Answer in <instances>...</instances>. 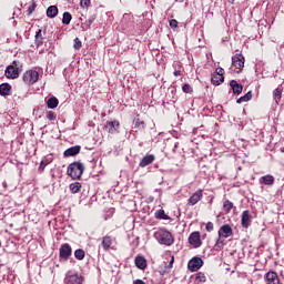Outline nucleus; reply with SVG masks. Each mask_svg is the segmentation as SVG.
<instances>
[{
  "mask_svg": "<svg viewBox=\"0 0 284 284\" xmlns=\"http://www.w3.org/2000/svg\"><path fill=\"white\" fill-rule=\"evenodd\" d=\"M154 239L160 243V245H166L168 247L174 244V236L165 229H159L155 231Z\"/></svg>",
  "mask_w": 284,
  "mask_h": 284,
  "instance_id": "1",
  "label": "nucleus"
},
{
  "mask_svg": "<svg viewBox=\"0 0 284 284\" xmlns=\"http://www.w3.org/2000/svg\"><path fill=\"white\" fill-rule=\"evenodd\" d=\"M85 171V166L81 162H73L68 166L67 174L71 176L73 181H77L83 176V172Z\"/></svg>",
  "mask_w": 284,
  "mask_h": 284,
  "instance_id": "2",
  "label": "nucleus"
},
{
  "mask_svg": "<svg viewBox=\"0 0 284 284\" xmlns=\"http://www.w3.org/2000/svg\"><path fill=\"white\" fill-rule=\"evenodd\" d=\"M232 65L234 68V72L236 74L243 72V68H245V57L243 54L237 53L232 57Z\"/></svg>",
  "mask_w": 284,
  "mask_h": 284,
  "instance_id": "3",
  "label": "nucleus"
},
{
  "mask_svg": "<svg viewBox=\"0 0 284 284\" xmlns=\"http://www.w3.org/2000/svg\"><path fill=\"white\" fill-rule=\"evenodd\" d=\"M219 239L216 240V245L223 244V240L221 239H230L234 232L232 231V226L230 224H224L220 227L219 232Z\"/></svg>",
  "mask_w": 284,
  "mask_h": 284,
  "instance_id": "4",
  "label": "nucleus"
},
{
  "mask_svg": "<svg viewBox=\"0 0 284 284\" xmlns=\"http://www.w3.org/2000/svg\"><path fill=\"white\" fill-rule=\"evenodd\" d=\"M4 77L7 79H19V63L17 61L6 68Z\"/></svg>",
  "mask_w": 284,
  "mask_h": 284,
  "instance_id": "5",
  "label": "nucleus"
},
{
  "mask_svg": "<svg viewBox=\"0 0 284 284\" xmlns=\"http://www.w3.org/2000/svg\"><path fill=\"white\" fill-rule=\"evenodd\" d=\"M23 81L27 83V85H32L39 81V72L36 70H29L23 74Z\"/></svg>",
  "mask_w": 284,
  "mask_h": 284,
  "instance_id": "6",
  "label": "nucleus"
},
{
  "mask_svg": "<svg viewBox=\"0 0 284 284\" xmlns=\"http://www.w3.org/2000/svg\"><path fill=\"white\" fill-rule=\"evenodd\" d=\"M65 284H83V276L79 273H68L65 276Z\"/></svg>",
  "mask_w": 284,
  "mask_h": 284,
  "instance_id": "7",
  "label": "nucleus"
},
{
  "mask_svg": "<svg viewBox=\"0 0 284 284\" xmlns=\"http://www.w3.org/2000/svg\"><path fill=\"white\" fill-rule=\"evenodd\" d=\"M187 267L190 272H199L203 267V260L201 257H193L189 261Z\"/></svg>",
  "mask_w": 284,
  "mask_h": 284,
  "instance_id": "8",
  "label": "nucleus"
},
{
  "mask_svg": "<svg viewBox=\"0 0 284 284\" xmlns=\"http://www.w3.org/2000/svg\"><path fill=\"white\" fill-rule=\"evenodd\" d=\"M72 256V246L70 244L64 243L60 246V258H63V261H68Z\"/></svg>",
  "mask_w": 284,
  "mask_h": 284,
  "instance_id": "9",
  "label": "nucleus"
},
{
  "mask_svg": "<svg viewBox=\"0 0 284 284\" xmlns=\"http://www.w3.org/2000/svg\"><path fill=\"white\" fill-rule=\"evenodd\" d=\"M189 243L193 247H201V245L203 243V242H201V233H199V232L191 233L189 236Z\"/></svg>",
  "mask_w": 284,
  "mask_h": 284,
  "instance_id": "10",
  "label": "nucleus"
},
{
  "mask_svg": "<svg viewBox=\"0 0 284 284\" xmlns=\"http://www.w3.org/2000/svg\"><path fill=\"white\" fill-rule=\"evenodd\" d=\"M104 128L109 132V134H116V132H119V128H121V124L119 123V121L114 120L106 122Z\"/></svg>",
  "mask_w": 284,
  "mask_h": 284,
  "instance_id": "11",
  "label": "nucleus"
},
{
  "mask_svg": "<svg viewBox=\"0 0 284 284\" xmlns=\"http://www.w3.org/2000/svg\"><path fill=\"white\" fill-rule=\"evenodd\" d=\"M241 224L242 227L247 230L250 225H252V215H250V211H243L241 215Z\"/></svg>",
  "mask_w": 284,
  "mask_h": 284,
  "instance_id": "12",
  "label": "nucleus"
},
{
  "mask_svg": "<svg viewBox=\"0 0 284 284\" xmlns=\"http://www.w3.org/2000/svg\"><path fill=\"white\" fill-rule=\"evenodd\" d=\"M266 284H281V280L278 278V274L274 271H270L265 275Z\"/></svg>",
  "mask_w": 284,
  "mask_h": 284,
  "instance_id": "13",
  "label": "nucleus"
},
{
  "mask_svg": "<svg viewBox=\"0 0 284 284\" xmlns=\"http://www.w3.org/2000/svg\"><path fill=\"white\" fill-rule=\"evenodd\" d=\"M201 199H203V190H197L193 193V196L189 199L187 205H196Z\"/></svg>",
  "mask_w": 284,
  "mask_h": 284,
  "instance_id": "14",
  "label": "nucleus"
},
{
  "mask_svg": "<svg viewBox=\"0 0 284 284\" xmlns=\"http://www.w3.org/2000/svg\"><path fill=\"white\" fill-rule=\"evenodd\" d=\"M79 152H81L80 145L71 146L64 151L63 156H77Z\"/></svg>",
  "mask_w": 284,
  "mask_h": 284,
  "instance_id": "15",
  "label": "nucleus"
},
{
  "mask_svg": "<svg viewBox=\"0 0 284 284\" xmlns=\"http://www.w3.org/2000/svg\"><path fill=\"white\" fill-rule=\"evenodd\" d=\"M154 155L149 154L145 155L141 161H140V168H148V165H152L154 163Z\"/></svg>",
  "mask_w": 284,
  "mask_h": 284,
  "instance_id": "16",
  "label": "nucleus"
},
{
  "mask_svg": "<svg viewBox=\"0 0 284 284\" xmlns=\"http://www.w3.org/2000/svg\"><path fill=\"white\" fill-rule=\"evenodd\" d=\"M135 266L139 270H145L148 267V260L143 256H136L135 257Z\"/></svg>",
  "mask_w": 284,
  "mask_h": 284,
  "instance_id": "17",
  "label": "nucleus"
},
{
  "mask_svg": "<svg viewBox=\"0 0 284 284\" xmlns=\"http://www.w3.org/2000/svg\"><path fill=\"white\" fill-rule=\"evenodd\" d=\"M230 87L233 90V94H241V92H243V84H239V82H236V80H232L230 82Z\"/></svg>",
  "mask_w": 284,
  "mask_h": 284,
  "instance_id": "18",
  "label": "nucleus"
},
{
  "mask_svg": "<svg viewBox=\"0 0 284 284\" xmlns=\"http://www.w3.org/2000/svg\"><path fill=\"white\" fill-rule=\"evenodd\" d=\"M261 185H274V178L271 174L260 178Z\"/></svg>",
  "mask_w": 284,
  "mask_h": 284,
  "instance_id": "19",
  "label": "nucleus"
},
{
  "mask_svg": "<svg viewBox=\"0 0 284 284\" xmlns=\"http://www.w3.org/2000/svg\"><path fill=\"white\" fill-rule=\"evenodd\" d=\"M10 90H12V87L8 83L0 84V95L1 97H10Z\"/></svg>",
  "mask_w": 284,
  "mask_h": 284,
  "instance_id": "20",
  "label": "nucleus"
},
{
  "mask_svg": "<svg viewBox=\"0 0 284 284\" xmlns=\"http://www.w3.org/2000/svg\"><path fill=\"white\" fill-rule=\"evenodd\" d=\"M57 14H59V8H57V6H50L47 9V17H49V19H54Z\"/></svg>",
  "mask_w": 284,
  "mask_h": 284,
  "instance_id": "21",
  "label": "nucleus"
},
{
  "mask_svg": "<svg viewBox=\"0 0 284 284\" xmlns=\"http://www.w3.org/2000/svg\"><path fill=\"white\" fill-rule=\"evenodd\" d=\"M47 105L50 110H54L59 106V99H57L55 97L49 98L47 101Z\"/></svg>",
  "mask_w": 284,
  "mask_h": 284,
  "instance_id": "22",
  "label": "nucleus"
},
{
  "mask_svg": "<svg viewBox=\"0 0 284 284\" xmlns=\"http://www.w3.org/2000/svg\"><path fill=\"white\" fill-rule=\"evenodd\" d=\"M102 247L103 250L108 251L110 247H112V237L106 235L102 239Z\"/></svg>",
  "mask_w": 284,
  "mask_h": 284,
  "instance_id": "23",
  "label": "nucleus"
},
{
  "mask_svg": "<svg viewBox=\"0 0 284 284\" xmlns=\"http://www.w3.org/2000/svg\"><path fill=\"white\" fill-rule=\"evenodd\" d=\"M281 97H283V90L281 88H277L273 91V99L275 103H278L281 101Z\"/></svg>",
  "mask_w": 284,
  "mask_h": 284,
  "instance_id": "24",
  "label": "nucleus"
},
{
  "mask_svg": "<svg viewBox=\"0 0 284 284\" xmlns=\"http://www.w3.org/2000/svg\"><path fill=\"white\" fill-rule=\"evenodd\" d=\"M247 101H252V91H248L245 95L237 99V103H247Z\"/></svg>",
  "mask_w": 284,
  "mask_h": 284,
  "instance_id": "25",
  "label": "nucleus"
},
{
  "mask_svg": "<svg viewBox=\"0 0 284 284\" xmlns=\"http://www.w3.org/2000/svg\"><path fill=\"white\" fill-rule=\"evenodd\" d=\"M134 128H138V130H145V122L141 121L139 118H135L133 120Z\"/></svg>",
  "mask_w": 284,
  "mask_h": 284,
  "instance_id": "26",
  "label": "nucleus"
},
{
  "mask_svg": "<svg viewBox=\"0 0 284 284\" xmlns=\"http://www.w3.org/2000/svg\"><path fill=\"white\" fill-rule=\"evenodd\" d=\"M69 189L71 190L72 194H77L81 190V183L79 182L71 183Z\"/></svg>",
  "mask_w": 284,
  "mask_h": 284,
  "instance_id": "27",
  "label": "nucleus"
},
{
  "mask_svg": "<svg viewBox=\"0 0 284 284\" xmlns=\"http://www.w3.org/2000/svg\"><path fill=\"white\" fill-rule=\"evenodd\" d=\"M74 256L78 261H83V258H85V251L78 248L74 252Z\"/></svg>",
  "mask_w": 284,
  "mask_h": 284,
  "instance_id": "28",
  "label": "nucleus"
},
{
  "mask_svg": "<svg viewBox=\"0 0 284 284\" xmlns=\"http://www.w3.org/2000/svg\"><path fill=\"white\" fill-rule=\"evenodd\" d=\"M70 21H72V14L70 12H64L62 23H64V26H70Z\"/></svg>",
  "mask_w": 284,
  "mask_h": 284,
  "instance_id": "29",
  "label": "nucleus"
},
{
  "mask_svg": "<svg viewBox=\"0 0 284 284\" xmlns=\"http://www.w3.org/2000/svg\"><path fill=\"white\" fill-rule=\"evenodd\" d=\"M232 207H234V203H232V201H230V200H225L223 203L224 212H231Z\"/></svg>",
  "mask_w": 284,
  "mask_h": 284,
  "instance_id": "30",
  "label": "nucleus"
},
{
  "mask_svg": "<svg viewBox=\"0 0 284 284\" xmlns=\"http://www.w3.org/2000/svg\"><path fill=\"white\" fill-rule=\"evenodd\" d=\"M155 219H161L162 221H168V215L165 214V211L159 210L155 213Z\"/></svg>",
  "mask_w": 284,
  "mask_h": 284,
  "instance_id": "31",
  "label": "nucleus"
},
{
  "mask_svg": "<svg viewBox=\"0 0 284 284\" xmlns=\"http://www.w3.org/2000/svg\"><path fill=\"white\" fill-rule=\"evenodd\" d=\"M215 74L219 75L220 81H225V77H223L225 74V70L223 68H217L215 70Z\"/></svg>",
  "mask_w": 284,
  "mask_h": 284,
  "instance_id": "32",
  "label": "nucleus"
},
{
  "mask_svg": "<svg viewBox=\"0 0 284 284\" xmlns=\"http://www.w3.org/2000/svg\"><path fill=\"white\" fill-rule=\"evenodd\" d=\"M195 281L197 283H205V281H207V278L205 277L204 273L200 272V273L196 274Z\"/></svg>",
  "mask_w": 284,
  "mask_h": 284,
  "instance_id": "33",
  "label": "nucleus"
},
{
  "mask_svg": "<svg viewBox=\"0 0 284 284\" xmlns=\"http://www.w3.org/2000/svg\"><path fill=\"white\" fill-rule=\"evenodd\" d=\"M211 81L213 85H221V83H223L216 73L212 75Z\"/></svg>",
  "mask_w": 284,
  "mask_h": 284,
  "instance_id": "34",
  "label": "nucleus"
},
{
  "mask_svg": "<svg viewBox=\"0 0 284 284\" xmlns=\"http://www.w3.org/2000/svg\"><path fill=\"white\" fill-rule=\"evenodd\" d=\"M182 90H183V92H185V94H192V92H193L192 85H190V84H184L182 87Z\"/></svg>",
  "mask_w": 284,
  "mask_h": 284,
  "instance_id": "35",
  "label": "nucleus"
},
{
  "mask_svg": "<svg viewBox=\"0 0 284 284\" xmlns=\"http://www.w3.org/2000/svg\"><path fill=\"white\" fill-rule=\"evenodd\" d=\"M34 10H37V2H34V0H33L31 6H29V8H28V14H32V12H34Z\"/></svg>",
  "mask_w": 284,
  "mask_h": 284,
  "instance_id": "36",
  "label": "nucleus"
},
{
  "mask_svg": "<svg viewBox=\"0 0 284 284\" xmlns=\"http://www.w3.org/2000/svg\"><path fill=\"white\" fill-rule=\"evenodd\" d=\"M73 48L74 50H81V40H79V38L74 39Z\"/></svg>",
  "mask_w": 284,
  "mask_h": 284,
  "instance_id": "37",
  "label": "nucleus"
},
{
  "mask_svg": "<svg viewBox=\"0 0 284 284\" xmlns=\"http://www.w3.org/2000/svg\"><path fill=\"white\" fill-rule=\"evenodd\" d=\"M47 119H48L49 121H54V120L57 119V115L54 114V112L49 111V112L47 113Z\"/></svg>",
  "mask_w": 284,
  "mask_h": 284,
  "instance_id": "38",
  "label": "nucleus"
},
{
  "mask_svg": "<svg viewBox=\"0 0 284 284\" xmlns=\"http://www.w3.org/2000/svg\"><path fill=\"white\" fill-rule=\"evenodd\" d=\"M81 8H88L90 6V0H80Z\"/></svg>",
  "mask_w": 284,
  "mask_h": 284,
  "instance_id": "39",
  "label": "nucleus"
},
{
  "mask_svg": "<svg viewBox=\"0 0 284 284\" xmlns=\"http://www.w3.org/2000/svg\"><path fill=\"white\" fill-rule=\"evenodd\" d=\"M170 28H179V21L176 20H170Z\"/></svg>",
  "mask_w": 284,
  "mask_h": 284,
  "instance_id": "40",
  "label": "nucleus"
},
{
  "mask_svg": "<svg viewBox=\"0 0 284 284\" xmlns=\"http://www.w3.org/2000/svg\"><path fill=\"white\" fill-rule=\"evenodd\" d=\"M213 230H214V223L209 222V223L206 224V231H207V232H212Z\"/></svg>",
  "mask_w": 284,
  "mask_h": 284,
  "instance_id": "41",
  "label": "nucleus"
},
{
  "mask_svg": "<svg viewBox=\"0 0 284 284\" xmlns=\"http://www.w3.org/2000/svg\"><path fill=\"white\" fill-rule=\"evenodd\" d=\"M94 17L90 18L89 20L85 21V26H88V28H90V26H92V23H94Z\"/></svg>",
  "mask_w": 284,
  "mask_h": 284,
  "instance_id": "42",
  "label": "nucleus"
},
{
  "mask_svg": "<svg viewBox=\"0 0 284 284\" xmlns=\"http://www.w3.org/2000/svg\"><path fill=\"white\" fill-rule=\"evenodd\" d=\"M172 265H174V256L171 257V261L169 263V270H172Z\"/></svg>",
  "mask_w": 284,
  "mask_h": 284,
  "instance_id": "43",
  "label": "nucleus"
},
{
  "mask_svg": "<svg viewBox=\"0 0 284 284\" xmlns=\"http://www.w3.org/2000/svg\"><path fill=\"white\" fill-rule=\"evenodd\" d=\"M173 74H174V77H181V70H175V71L173 72Z\"/></svg>",
  "mask_w": 284,
  "mask_h": 284,
  "instance_id": "44",
  "label": "nucleus"
},
{
  "mask_svg": "<svg viewBox=\"0 0 284 284\" xmlns=\"http://www.w3.org/2000/svg\"><path fill=\"white\" fill-rule=\"evenodd\" d=\"M42 34H41V30H39L37 33H36V39H41Z\"/></svg>",
  "mask_w": 284,
  "mask_h": 284,
  "instance_id": "45",
  "label": "nucleus"
},
{
  "mask_svg": "<svg viewBox=\"0 0 284 284\" xmlns=\"http://www.w3.org/2000/svg\"><path fill=\"white\" fill-rule=\"evenodd\" d=\"M45 165H48V164H45V163L42 161V162L40 163V169L42 168V170H44Z\"/></svg>",
  "mask_w": 284,
  "mask_h": 284,
  "instance_id": "46",
  "label": "nucleus"
}]
</instances>
